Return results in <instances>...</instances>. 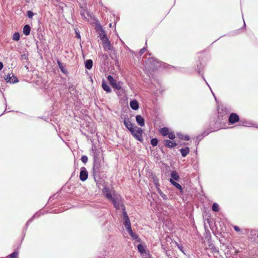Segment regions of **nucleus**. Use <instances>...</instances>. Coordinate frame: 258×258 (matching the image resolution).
<instances>
[{
    "instance_id": "obj_1",
    "label": "nucleus",
    "mask_w": 258,
    "mask_h": 258,
    "mask_svg": "<svg viewBox=\"0 0 258 258\" xmlns=\"http://www.w3.org/2000/svg\"><path fill=\"white\" fill-rule=\"evenodd\" d=\"M102 193L105 198L110 201L116 209H119L121 206V197L112 188L104 186Z\"/></svg>"
},
{
    "instance_id": "obj_2",
    "label": "nucleus",
    "mask_w": 258,
    "mask_h": 258,
    "mask_svg": "<svg viewBox=\"0 0 258 258\" xmlns=\"http://www.w3.org/2000/svg\"><path fill=\"white\" fill-rule=\"evenodd\" d=\"M100 37L102 42L104 48L108 50H112V46H111L108 38L106 36V34L100 33Z\"/></svg>"
},
{
    "instance_id": "obj_3",
    "label": "nucleus",
    "mask_w": 258,
    "mask_h": 258,
    "mask_svg": "<svg viewBox=\"0 0 258 258\" xmlns=\"http://www.w3.org/2000/svg\"><path fill=\"white\" fill-rule=\"evenodd\" d=\"M132 135L138 141L142 142L143 139V130L139 127L135 126L131 132Z\"/></svg>"
},
{
    "instance_id": "obj_4",
    "label": "nucleus",
    "mask_w": 258,
    "mask_h": 258,
    "mask_svg": "<svg viewBox=\"0 0 258 258\" xmlns=\"http://www.w3.org/2000/svg\"><path fill=\"white\" fill-rule=\"evenodd\" d=\"M148 63L150 65V67L152 70H156L162 66V62L158 61L154 57H149L148 58Z\"/></svg>"
},
{
    "instance_id": "obj_5",
    "label": "nucleus",
    "mask_w": 258,
    "mask_h": 258,
    "mask_svg": "<svg viewBox=\"0 0 258 258\" xmlns=\"http://www.w3.org/2000/svg\"><path fill=\"white\" fill-rule=\"evenodd\" d=\"M107 79L110 83V84L112 86V87L117 90H120L122 88V85L123 84L122 82L121 81L117 82L116 80L114 79L112 76L111 75H109L107 77Z\"/></svg>"
},
{
    "instance_id": "obj_6",
    "label": "nucleus",
    "mask_w": 258,
    "mask_h": 258,
    "mask_svg": "<svg viewBox=\"0 0 258 258\" xmlns=\"http://www.w3.org/2000/svg\"><path fill=\"white\" fill-rule=\"evenodd\" d=\"M5 80L8 83H15L18 81V79L13 74H8L4 77Z\"/></svg>"
},
{
    "instance_id": "obj_7",
    "label": "nucleus",
    "mask_w": 258,
    "mask_h": 258,
    "mask_svg": "<svg viewBox=\"0 0 258 258\" xmlns=\"http://www.w3.org/2000/svg\"><path fill=\"white\" fill-rule=\"evenodd\" d=\"M100 166L101 164L100 161H99L96 155H94V166L93 168V172L96 173L99 172Z\"/></svg>"
},
{
    "instance_id": "obj_8",
    "label": "nucleus",
    "mask_w": 258,
    "mask_h": 258,
    "mask_svg": "<svg viewBox=\"0 0 258 258\" xmlns=\"http://www.w3.org/2000/svg\"><path fill=\"white\" fill-rule=\"evenodd\" d=\"M121 118L123 119V117H121ZM123 123L125 127L130 131V132H131L135 127L131 122L130 118L127 117H123Z\"/></svg>"
},
{
    "instance_id": "obj_9",
    "label": "nucleus",
    "mask_w": 258,
    "mask_h": 258,
    "mask_svg": "<svg viewBox=\"0 0 258 258\" xmlns=\"http://www.w3.org/2000/svg\"><path fill=\"white\" fill-rule=\"evenodd\" d=\"M88 176V171H87L86 169L84 167H82L80 172V180L83 181H85L87 179Z\"/></svg>"
},
{
    "instance_id": "obj_10",
    "label": "nucleus",
    "mask_w": 258,
    "mask_h": 258,
    "mask_svg": "<svg viewBox=\"0 0 258 258\" xmlns=\"http://www.w3.org/2000/svg\"><path fill=\"white\" fill-rule=\"evenodd\" d=\"M239 120V117L238 115L235 113H232L231 114H230L228 118L229 122L232 124L238 122Z\"/></svg>"
},
{
    "instance_id": "obj_11",
    "label": "nucleus",
    "mask_w": 258,
    "mask_h": 258,
    "mask_svg": "<svg viewBox=\"0 0 258 258\" xmlns=\"http://www.w3.org/2000/svg\"><path fill=\"white\" fill-rule=\"evenodd\" d=\"M93 26L94 27L95 29L97 32H105L101 24L98 20H94V22L93 23Z\"/></svg>"
},
{
    "instance_id": "obj_12",
    "label": "nucleus",
    "mask_w": 258,
    "mask_h": 258,
    "mask_svg": "<svg viewBox=\"0 0 258 258\" xmlns=\"http://www.w3.org/2000/svg\"><path fill=\"white\" fill-rule=\"evenodd\" d=\"M164 144L165 146L171 149L177 146V144L169 140H165L164 141Z\"/></svg>"
},
{
    "instance_id": "obj_13",
    "label": "nucleus",
    "mask_w": 258,
    "mask_h": 258,
    "mask_svg": "<svg viewBox=\"0 0 258 258\" xmlns=\"http://www.w3.org/2000/svg\"><path fill=\"white\" fill-rule=\"evenodd\" d=\"M136 120L137 123L141 126L145 125V120L144 118L140 115H137L136 116Z\"/></svg>"
},
{
    "instance_id": "obj_14",
    "label": "nucleus",
    "mask_w": 258,
    "mask_h": 258,
    "mask_svg": "<svg viewBox=\"0 0 258 258\" xmlns=\"http://www.w3.org/2000/svg\"><path fill=\"white\" fill-rule=\"evenodd\" d=\"M130 105L131 108L134 110H137L139 108V103L136 100H133L130 101Z\"/></svg>"
},
{
    "instance_id": "obj_15",
    "label": "nucleus",
    "mask_w": 258,
    "mask_h": 258,
    "mask_svg": "<svg viewBox=\"0 0 258 258\" xmlns=\"http://www.w3.org/2000/svg\"><path fill=\"white\" fill-rule=\"evenodd\" d=\"M171 178L174 181H178L179 179V176L175 170H173L170 173Z\"/></svg>"
},
{
    "instance_id": "obj_16",
    "label": "nucleus",
    "mask_w": 258,
    "mask_h": 258,
    "mask_svg": "<svg viewBox=\"0 0 258 258\" xmlns=\"http://www.w3.org/2000/svg\"><path fill=\"white\" fill-rule=\"evenodd\" d=\"M102 87L103 89L106 92V93H110L111 90L110 87L107 85L105 81L103 80L102 82Z\"/></svg>"
},
{
    "instance_id": "obj_17",
    "label": "nucleus",
    "mask_w": 258,
    "mask_h": 258,
    "mask_svg": "<svg viewBox=\"0 0 258 258\" xmlns=\"http://www.w3.org/2000/svg\"><path fill=\"white\" fill-rule=\"evenodd\" d=\"M57 63L61 72L64 74H67L68 73V71L67 69L65 68L64 66L63 65V64L60 62L59 60L58 59L57 60Z\"/></svg>"
},
{
    "instance_id": "obj_18",
    "label": "nucleus",
    "mask_w": 258,
    "mask_h": 258,
    "mask_svg": "<svg viewBox=\"0 0 258 258\" xmlns=\"http://www.w3.org/2000/svg\"><path fill=\"white\" fill-rule=\"evenodd\" d=\"M169 181L170 182V183L173 185H174L175 187H176L177 189H178L179 190H180L181 191H182V186L180 184H179V183H177L176 182H175V181H174L173 180H172V179H169Z\"/></svg>"
},
{
    "instance_id": "obj_19",
    "label": "nucleus",
    "mask_w": 258,
    "mask_h": 258,
    "mask_svg": "<svg viewBox=\"0 0 258 258\" xmlns=\"http://www.w3.org/2000/svg\"><path fill=\"white\" fill-rule=\"evenodd\" d=\"M160 133L163 136H166L169 134V130L167 127H164L163 128H161L159 130Z\"/></svg>"
},
{
    "instance_id": "obj_20",
    "label": "nucleus",
    "mask_w": 258,
    "mask_h": 258,
    "mask_svg": "<svg viewBox=\"0 0 258 258\" xmlns=\"http://www.w3.org/2000/svg\"><path fill=\"white\" fill-rule=\"evenodd\" d=\"M180 151L181 152V155L183 157H185L189 153V149L188 147L181 148L180 149Z\"/></svg>"
},
{
    "instance_id": "obj_21",
    "label": "nucleus",
    "mask_w": 258,
    "mask_h": 258,
    "mask_svg": "<svg viewBox=\"0 0 258 258\" xmlns=\"http://www.w3.org/2000/svg\"><path fill=\"white\" fill-rule=\"evenodd\" d=\"M85 67L88 69L90 70L93 66V61L91 59H87L86 60L85 62Z\"/></svg>"
},
{
    "instance_id": "obj_22",
    "label": "nucleus",
    "mask_w": 258,
    "mask_h": 258,
    "mask_svg": "<svg viewBox=\"0 0 258 258\" xmlns=\"http://www.w3.org/2000/svg\"><path fill=\"white\" fill-rule=\"evenodd\" d=\"M40 216V213L39 212L36 213L34 215L30 218L26 223V227H27L29 224L35 218L39 217Z\"/></svg>"
},
{
    "instance_id": "obj_23",
    "label": "nucleus",
    "mask_w": 258,
    "mask_h": 258,
    "mask_svg": "<svg viewBox=\"0 0 258 258\" xmlns=\"http://www.w3.org/2000/svg\"><path fill=\"white\" fill-rule=\"evenodd\" d=\"M137 248H138V250L141 253L143 254V253H146L145 247L143 244H139L137 246Z\"/></svg>"
},
{
    "instance_id": "obj_24",
    "label": "nucleus",
    "mask_w": 258,
    "mask_h": 258,
    "mask_svg": "<svg viewBox=\"0 0 258 258\" xmlns=\"http://www.w3.org/2000/svg\"><path fill=\"white\" fill-rule=\"evenodd\" d=\"M210 133V132L208 131H205L203 133H202L201 135H199L197 136V139L199 140H201L203 137L207 136Z\"/></svg>"
},
{
    "instance_id": "obj_25",
    "label": "nucleus",
    "mask_w": 258,
    "mask_h": 258,
    "mask_svg": "<svg viewBox=\"0 0 258 258\" xmlns=\"http://www.w3.org/2000/svg\"><path fill=\"white\" fill-rule=\"evenodd\" d=\"M80 13L82 16L85 19H88L90 16L89 13L85 9L81 10Z\"/></svg>"
},
{
    "instance_id": "obj_26",
    "label": "nucleus",
    "mask_w": 258,
    "mask_h": 258,
    "mask_svg": "<svg viewBox=\"0 0 258 258\" xmlns=\"http://www.w3.org/2000/svg\"><path fill=\"white\" fill-rule=\"evenodd\" d=\"M157 191L160 196L162 198V199L164 200H166L167 199V196L165 194H164L159 188H158Z\"/></svg>"
},
{
    "instance_id": "obj_27",
    "label": "nucleus",
    "mask_w": 258,
    "mask_h": 258,
    "mask_svg": "<svg viewBox=\"0 0 258 258\" xmlns=\"http://www.w3.org/2000/svg\"><path fill=\"white\" fill-rule=\"evenodd\" d=\"M122 207V216H123V219L128 218V217L127 216V214L126 212L125 211V208L124 206L121 203V206H120V208Z\"/></svg>"
},
{
    "instance_id": "obj_28",
    "label": "nucleus",
    "mask_w": 258,
    "mask_h": 258,
    "mask_svg": "<svg viewBox=\"0 0 258 258\" xmlns=\"http://www.w3.org/2000/svg\"><path fill=\"white\" fill-rule=\"evenodd\" d=\"M212 209L214 212H218L219 211V205L217 203H214L212 207Z\"/></svg>"
},
{
    "instance_id": "obj_29",
    "label": "nucleus",
    "mask_w": 258,
    "mask_h": 258,
    "mask_svg": "<svg viewBox=\"0 0 258 258\" xmlns=\"http://www.w3.org/2000/svg\"><path fill=\"white\" fill-rule=\"evenodd\" d=\"M19 252L18 251H15L13 253H12L11 254H10L8 258H18Z\"/></svg>"
},
{
    "instance_id": "obj_30",
    "label": "nucleus",
    "mask_w": 258,
    "mask_h": 258,
    "mask_svg": "<svg viewBox=\"0 0 258 258\" xmlns=\"http://www.w3.org/2000/svg\"><path fill=\"white\" fill-rule=\"evenodd\" d=\"M129 234L133 238V239L138 240V241L140 240L138 235L136 233H134L133 231L132 232H130Z\"/></svg>"
},
{
    "instance_id": "obj_31",
    "label": "nucleus",
    "mask_w": 258,
    "mask_h": 258,
    "mask_svg": "<svg viewBox=\"0 0 258 258\" xmlns=\"http://www.w3.org/2000/svg\"><path fill=\"white\" fill-rule=\"evenodd\" d=\"M158 140L156 138L152 139L151 140V144L154 147L156 146L158 144Z\"/></svg>"
},
{
    "instance_id": "obj_32",
    "label": "nucleus",
    "mask_w": 258,
    "mask_h": 258,
    "mask_svg": "<svg viewBox=\"0 0 258 258\" xmlns=\"http://www.w3.org/2000/svg\"><path fill=\"white\" fill-rule=\"evenodd\" d=\"M31 28L29 25H26L24 27L23 32H30Z\"/></svg>"
},
{
    "instance_id": "obj_33",
    "label": "nucleus",
    "mask_w": 258,
    "mask_h": 258,
    "mask_svg": "<svg viewBox=\"0 0 258 258\" xmlns=\"http://www.w3.org/2000/svg\"><path fill=\"white\" fill-rule=\"evenodd\" d=\"M20 33H14L13 39L15 41H18L20 39Z\"/></svg>"
},
{
    "instance_id": "obj_34",
    "label": "nucleus",
    "mask_w": 258,
    "mask_h": 258,
    "mask_svg": "<svg viewBox=\"0 0 258 258\" xmlns=\"http://www.w3.org/2000/svg\"><path fill=\"white\" fill-rule=\"evenodd\" d=\"M123 220H124L123 224H124V226L131 225V222H130L129 218L123 219Z\"/></svg>"
},
{
    "instance_id": "obj_35",
    "label": "nucleus",
    "mask_w": 258,
    "mask_h": 258,
    "mask_svg": "<svg viewBox=\"0 0 258 258\" xmlns=\"http://www.w3.org/2000/svg\"><path fill=\"white\" fill-rule=\"evenodd\" d=\"M176 246H177V247L178 248V249L183 253H184V254H185V253L183 250V247L182 246V245L181 244H178V243L176 242Z\"/></svg>"
},
{
    "instance_id": "obj_36",
    "label": "nucleus",
    "mask_w": 258,
    "mask_h": 258,
    "mask_svg": "<svg viewBox=\"0 0 258 258\" xmlns=\"http://www.w3.org/2000/svg\"><path fill=\"white\" fill-rule=\"evenodd\" d=\"M168 138L170 140H173L175 138V135L174 133H169V134H168Z\"/></svg>"
},
{
    "instance_id": "obj_37",
    "label": "nucleus",
    "mask_w": 258,
    "mask_h": 258,
    "mask_svg": "<svg viewBox=\"0 0 258 258\" xmlns=\"http://www.w3.org/2000/svg\"><path fill=\"white\" fill-rule=\"evenodd\" d=\"M34 15V14L32 11H27V16L29 18L32 19Z\"/></svg>"
},
{
    "instance_id": "obj_38",
    "label": "nucleus",
    "mask_w": 258,
    "mask_h": 258,
    "mask_svg": "<svg viewBox=\"0 0 258 258\" xmlns=\"http://www.w3.org/2000/svg\"><path fill=\"white\" fill-rule=\"evenodd\" d=\"M242 124L244 126H250L252 125V123L247 121H243L242 122Z\"/></svg>"
},
{
    "instance_id": "obj_39",
    "label": "nucleus",
    "mask_w": 258,
    "mask_h": 258,
    "mask_svg": "<svg viewBox=\"0 0 258 258\" xmlns=\"http://www.w3.org/2000/svg\"><path fill=\"white\" fill-rule=\"evenodd\" d=\"M81 160L83 163H86L88 161V157L86 156H83L81 157Z\"/></svg>"
},
{
    "instance_id": "obj_40",
    "label": "nucleus",
    "mask_w": 258,
    "mask_h": 258,
    "mask_svg": "<svg viewBox=\"0 0 258 258\" xmlns=\"http://www.w3.org/2000/svg\"><path fill=\"white\" fill-rule=\"evenodd\" d=\"M159 180L158 178H154V182L155 184L156 187L158 189L159 188Z\"/></svg>"
},
{
    "instance_id": "obj_41",
    "label": "nucleus",
    "mask_w": 258,
    "mask_h": 258,
    "mask_svg": "<svg viewBox=\"0 0 258 258\" xmlns=\"http://www.w3.org/2000/svg\"><path fill=\"white\" fill-rule=\"evenodd\" d=\"M125 227L128 233H130V232H132L133 231L131 227V225L125 226Z\"/></svg>"
},
{
    "instance_id": "obj_42",
    "label": "nucleus",
    "mask_w": 258,
    "mask_h": 258,
    "mask_svg": "<svg viewBox=\"0 0 258 258\" xmlns=\"http://www.w3.org/2000/svg\"><path fill=\"white\" fill-rule=\"evenodd\" d=\"M21 59H26V60H28V55L27 54H23V55H21Z\"/></svg>"
},
{
    "instance_id": "obj_43",
    "label": "nucleus",
    "mask_w": 258,
    "mask_h": 258,
    "mask_svg": "<svg viewBox=\"0 0 258 258\" xmlns=\"http://www.w3.org/2000/svg\"><path fill=\"white\" fill-rule=\"evenodd\" d=\"M146 50V47H144V48L141 49L140 51V55H142L145 52Z\"/></svg>"
},
{
    "instance_id": "obj_44",
    "label": "nucleus",
    "mask_w": 258,
    "mask_h": 258,
    "mask_svg": "<svg viewBox=\"0 0 258 258\" xmlns=\"http://www.w3.org/2000/svg\"><path fill=\"white\" fill-rule=\"evenodd\" d=\"M211 249L214 252H218V250H217V248L215 247L213 245H211Z\"/></svg>"
},
{
    "instance_id": "obj_45",
    "label": "nucleus",
    "mask_w": 258,
    "mask_h": 258,
    "mask_svg": "<svg viewBox=\"0 0 258 258\" xmlns=\"http://www.w3.org/2000/svg\"><path fill=\"white\" fill-rule=\"evenodd\" d=\"M233 228L237 232H239L240 231V228L237 226H234Z\"/></svg>"
},
{
    "instance_id": "obj_46",
    "label": "nucleus",
    "mask_w": 258,
    "mask_h": 258,
    "mask_svg": "<svg viewBox=\"0 0 258 258\" xmlns=\"http://www.w3.org/2000/svg\"><path fill=\"white\" fill-rule=\"evenodd\" d=\"M183 139L185 141H189V137L188 136H184Z\"/></svg>"
},
{
    "instance_id": "obj_47",
    "label": "nucleus",
    "mask_w": 258,
    "mask_h": 258,
    "mask_svg": "<svg viewBox=\"0 0 258 258\" xmlns=\"http://www.w3.org/2000/svg\"><path fill=\"white\" fill-rule=\"evenodd\" d=\"M76 37L80 39L81 38L80 34V33H76Z\"/></svg>"
},
{
    "instance_id": "obj_48",
    "label": "nucleus",
    "mask_w": 258,
    "mask_h": 258,
    "mask_svg": "<svg viewBox=\"0 0 258 258\" xmlns=\"http://www.w3.org/2000/svg\"><path fill=\"white\" fill-rule=\"evenodd\" d=\"M3 67V64L2 62H0V71L2 69Z\"/></svg>"
},
{
    "instance_id": "obj_49",
    "label": "nucleus",
    "mask_w": 258,
    "mask_h": 258,
    "mask_svg": "<svg viewBox=\"0 0 258 258\" xmlns=\"http://www.w3.org/2000/svg\"><path fill=\"white\" fill-rule=\"evenodd\" d=\"M165 254H166V255L167 256H168L169 258H170V255L169 254H168V252H167V250H165Z\"/></svg>"
},
{
    "instance_id": "obj_50",
    "label": "nucleus",
    "mask_w": 258,
    "mask_h": 258,
    "mask_svg": "<svg viewBox=\"0 0 258 258\" xmlns=\"http://www.w3.org/2000/svg\"><path fill=\"white\" fill-rule=\"evenodd\" d=\"M109 27H111V26H112V24H111V23H110V24H109Z\"/></svg>"
},
{
    "instance_id": "obj_51",
    "label": "nucleus",
    "mask_w": 258,
    "mask_h": 258,
    "mask_svg": "<svg viewBox=\"0 0 258 258\" xmlns=\"http://www.w3.org/2000/svg\"><path fill=\"white\" fill-rule=\"evenodd\" d=\"M211 91H212L211 90ZM212 93L213 95H214L215 98L216 99V97L215 96L214 93L213 92H212Z\"/></svg>"
},
{
    "instance_id": "obj_52",
    "label": "nucleus",
    "mask_w": 258,
    "mask_h": 258,
    "mask_svg": "<svg viewBox=\"0 0 258 258\" xmlns=\"http://www.w3.org/2000/svg\"><path fill=\"white\" fill-rule=\"evenodd\" d=\"M25 34V35L27 36L29 34H30V33H24Z\"/></svg>"
},
{
    "instance_id": "obj_53",
    "label": "nucleus",
    "mask_w": 258,
    "mask_h": 258,
    "mask_svg": "<svg viewBox=\"0 0 258 258\" xmlns=\"http://www.w3.org/2000/svg\"><path fill=\"white\" fill-rule=\"evenodd\" d=\"M206 84L208 85L209 87H210L209 84H208V82H206ZM209 88H211L210 87H209ZM210 89L211 90V89Z\"/></svg>"
},
{
    "instance_id": "obj_54",
    "label": "nucleus",
    "mask_w": 258,
    "mask_h": 258,
    "mask_svg": "<svg viewBox=\"0 0 258 258\" xmlns=\"http://www.w3.org/2000/svg\"><path fill=\"white\" fill-rule=\"evenodd\" d=\"M198 72H199V73H200V69H198Z\"/></svg>"
},
{
    "instance_id": "obj_55",
    "label": "nucleus",
    "mask_w": 258,
    "mask_h": 258,
    "mask_svg": "<svg viewBox=\"0 0 258 258\" xmlns=\"http://www.w3.org/2000/svg\"><path fill=\"white\" fill-rule=\"evenodd\" d=\"M256 127H257V128H258V126H256Z\"/></svg>"
}]
</instances>
